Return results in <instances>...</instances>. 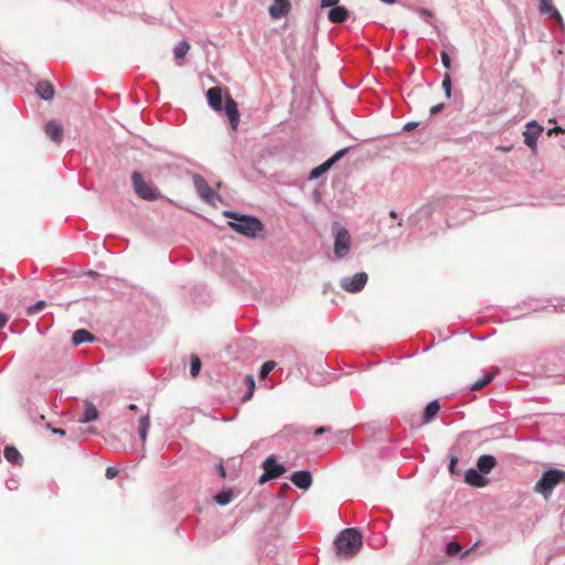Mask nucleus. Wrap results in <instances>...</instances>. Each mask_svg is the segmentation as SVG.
I'll return each mask as SVG.
<instances>
[{"mask_svg":"<svg viewBox=\"0 0 565 565\" xmlns=\"http://www.w3.org/2000/svg\"><path fill=\"white\" fill-rule=\"evenodd\" d=\"M99 417L97 407L90 401H84V412L79 422L83 424L96 420Z\"/></svg>","mask_w":565,"mask_h":565,"instance_id":"dca6fc26","label":"nucleus"},{"mask_svg":"<svg viewBox=\"0 0 565 565\" xmlns=\"http://www.w3.org/2000/svg\"><path fill=\"white\" fill-rule=\"evenodd\" d=\"M131 183L135 193L142 200L157 201L160 198L159 190L150 182H146L142 174L134 171L131 174Z\"/></svg>","mask_w":565,"mask_h":565,"instance_id":"20e7f679","label":"nucleus"},{"mask_svg":"<svg viewBox=\"0 0 565 565\" xmlns=\"http://www.w3.org/2000/svg\"><path fill=\"white\" fill-rule=\"evenodd\" d=\"M232 497V491H222L214 497V500L220 505H226L231 502Z\"/></svg>","mask_w":565,"mask_h":565,"instance_id":"cd10ccee","label":"nucleus"},{"mask_svg":"<svg viewBox=\"0 0 565 565\" xmlns=\"http://www.w3.org/2000/svg\"><path fill=\"white\" fill-rule=\"evenodd\" d=\"M461 551V546L459 543L452 541V542H449L446 546V553L447 555L449 556H455L457 555L458 553H460Z\"/></svg>","mask_w":565,"mask_h":565,"instance_id":"2f4dec72","label":"nucleus"},{"mask_svg":"<svg viewBox=\"0 0 565 565\" xmlns=\"http://www.w3.org/2000/svg\"><path fill=\"white\" fill-rule=\"evenodd\" d=\"M206 99L212 109L220 111L222 109V88L218 86L209 88Z\"/></svg>","mask_w":565,"mask_h":565,"instance_id":"2eb2a0df","label":"nucleus"},{"mask_svg":"<svg viewBox=\"0 0 565 565\" xmlns=\"http://www.w3.org/2000/svg\"><path fill=\"white\" fill-rule=\"evenodd\" d=\"M497 465V460L491 455H482L478 458L477 467L480 472L489 473Z\"/></svg>","mask_w":565,"mask_h":565,"instance_id":"f3484780","label":"nucleus"},{"mask_svg":"<svg viewBox=\"0 0 565 565\" xmlns=\"http://www.w3.org/2000/svg\"><path fill=\"white\" fill-rule=\"evenodd\" d=\"M330 430H331L330 428H328V427H323V426H322V427L317 428V429L313 431V434H315L316 436H318V435H322V434H324V433H328V431H330Z\"/></svg>","mask_w":565,"mask_h":565,"instance_id":"ea45409f","label":"nucleus"},{"mask_svg":"<svg viewBox=\"0 0 565 565\" xmlns=\"http://www.w3.org/2000/svg\"><path fill=\"white\" fill-rule=\"evenodd\" d=\"M224 108H225V113L228 118L230 125H231L232 129L235 131L238 127L239 118H241L237 104L231 96H226Z\"/></svg>","mask_w":565,"mask_h":565,"instance_id":"9d476101","label":"nucleus"},{"mask_svg":"<svg viewBox=\"0 0 565 565\" xmlns=\"http://www.w3.org/2000/svg\"><path fill=\"white\" fill-rule=\"evenodd\" d=\"M457 461H458V459L456 456L451 457L450 462H449V471L451 475H456L455 468H456Z\"/></svg>","mask_w":565,"mask_h":565,"instance_id":"4c0bfd02","label":"nucleus"},{"mask_svg":"<svg viewBox=\"0 0 565 565\" xmlns=\"http://www.w3.org/2000/svg\"><path fill=\"white\" fill-rule=\"evenodd\" d=\"M367 281V275L365 273H358L352 277H345L341 280V287L343 290L354 294L361 291Z\"/></svg>","mask_w":565,"mask_h":565,"instance_id":"0eeeda50","label":"nucleus"},{"mask_svg":"<svg viewBox=\"0 0 565 565\" xmlns=\"http://www.w3.org/2000/svg\"><path fill=\"white\" fill-rule=\"evenodd\" d=\"M543 128L536 124V121H531L526 125V130L524 131V143L531 148L536 147V141L540 135L542 134Z\"/></svg>","mask_w":565,"mask_h":565,"instance_id":"f8f14e48","label":"nucleus"},{"mask_svg":"<svg viewBox=\"0 0 565 565\" xmlns=\"http://www.w3.org/2000/svg\"><path fill=\"white\" fill-rule=\"evenodd\" d=\"M444 108V104H438V105H435L430 108V114L431 115H436L437 113H439L441 109Z\"/></svg>","mask_w":565,"mask_h":565,"instance_id":"58836bf2","label":"nucleus"},{"mask_svg":"<svg viewBox=\"0 0 565 565\" xmlns=\"http://www.w3.org/2000/svg\"><path fill=\"white\" fill-rule=\"evenodd\" d=\"M439 411H440L439 402L438 401L430 402L425 407V411H424V415H423L424 423L431 422L436 417V415L438 414Z\"/></svg>","mask_w":565,"mask_h":565,"instance_id":"4be33fe9","label":"nucleus"},{"mask_svg":"<svg viewBox=\"0 0 565 565\" xmlns=\"http://www.w3.org/2000/svg\"><path fill=\"white\" fill-rule=\"evenodd\" d=\"M226 217L232 218L230 226L237 233L243 234L247 237H256L259 232L263 231L264 226L262 222L253 216L238 215L233 212H225Z\"/></svg>","mask_w":565,"mask_h":565,"instance_id":"f03ea898","label":"nucleus"},{"mask_svg":"<svg viewBox=\"0 0 565 565\" xmlns=\"http://www.w3.org/2000/svg\"><path fill=\"white\" fill-rule=\"evenodd\" d=\"M565 482V470L552 468L545 471L536 482L534 491L541 493L546 500L551 497L554 488Z\"/></svg>","mask_w":565,"mask_h":565,"instance_id":"7ed1b4c3","label":"nucleus"},{"mask_svg":"<svg viewBox=\"0 0 565 565\" xmlns=\"http://www.w3.org/2000/svg\"><path fill=\"white\" fill-rule=\"evenodd\" d=\"M46 307V302L44 300L38 301L34 306L28 308L29 315H35L43 310Z\"/></svg>","mask_w":565,"mask_h":565,"instance_id":"72a5a7b5","label":"nucleus"},{"mask_svg":"<svg viewBox=\"0 0 565 565\" xmlns=\"http://www.w3.org/2000/svg\"><path fill=\"white\" fill-rule=\"evenodd\" d=\"M347 18H348V10L344 7L335 6L328 13V19L332 23H342L347 20Z\"/></svg>","mask_w":565,"mask_h":565,"instance_id":"aec40b11","label":"nucleus"},{"mask_svg":"<svg viewBox=\"0 0 565 565\" xmlns=\"http://www.w3.org/2000/svg\"><path fill=\"white\" fill-rule=\"evenodd\" d=\"M334 546L340 558H352L362 547V535L354 527L345 529L337 536Z\"/></svg>","mask_w":565,"mask_h":565,"instance_id":"f257e3e1","label":"nucleus"},{"mask_svg":"<svg viewBox=\"0 0 565 565\" xmlns=\"http://www.w3.org/2000/svg\"><path fill=\"white\" fill-rule=\"evenodd\" d=\"M291 10V3L289 0H274L269 7V15L273 19H281L286 17Z\"/></svg>","mask_w":565,"mask_h":565,"instance_id":"9b49d317","label":"nucleus"},{"mask_svg":"<svg viewBox=\"0 0 565 565\" xmlns=\"http://www.w3.org/2000/svg\"><path fill=\"white\" fill-rule=\"evenodd\" d=\"M265 472L259 478V483H265L270 479H275L285 473L286 469L284 466L278 465L274 456L268 457L263 462Z\"/></svg>","mask_w":565,"mask_h":565,"instance_id":"423d86ee","label":"nucleus"},{"mask_svg":"<svg viewBox=\"0 0 565 565\" xmlns=\"http://www.w3.org/2000/svg\"><path fill=\"white\" fill-rule=\"evenodd\" d=\"M129 409H131V411H136V409H137V405H135V404H130V405H129Z\"/></svg>","mask_w":565,"mask_h":565,"instance_id":"8fccbe9b","label":"nucleus"},{"mask_svg":"<svg viewBox=\"0 0 565 565\" xmlns=\"http://www.w3.org/2000/svg\"><path fill=\"white\" fill-rule=\"evenodd\" d=\"M118 475V469L115 467H108L106 469L105 476L107 479H113Z\"/></svg>","mask_w":565,"mask_h":565,"instance_id":"c9c22d12","label":"nucleus"},{"mask_svg":"<svg viewBox=\"0 0 565 565\" xmlns=\"http://www.w3.org/2000/svg\"><path fill=\"white\" fill-rule=\"evenodd\" d=\"M441 86L445 90L446 97L450 98V96H451V78L448 73H445Z\"/></svg>","mask_w":565,"mask_h":565,"instance_id":"473e14b6","label":"nucleus"},{"mask_svg":"<svg viewBox=\"0 0 565 565\" xmlns=\"http://www.w3.org/2000/svg\"><path fill=\"white\" fill-rule=\"evenodd\" d=\"M45 134L53 140L55 143L60 145L63 139V126L56 120H50L45 125Z\"/></svg>","mask_w":565,"mask_h":565,"instance_id":"ddd939ff","label":"nucleus"},{"mask_svg":"<svg viewBox=\"0 0 565 565\" xmlns=\"http://www.w3.org/2000/svg\"><path fill=\"white\" fill-rule=\"evenodd\" d=\"M217 471H218V473H220V476H221L222 478H225V476H226V473H225V468H224V466H223L222 463H218V465H217Z\"/></svg>","mask_w":565,"mask_h":565,"instance_id":"37998d69","label":"nucleus"},{"mask_svg":"<svg viewBox=\"0 0 565 565\" xmlns=\"http://www.w3.org/2000/svg\"><path fill=\"white\" fill-rule=\"evenodd\" d=\"M194 186L200 194V196L209 204L215 205V199H218V195L214 190L207 184V182L201 177L195 175L193 178Z\"/></svg>","mask_w":565,"mask_h":565,"instance_id":"6e6552de","label":"nucleus"},{"mask_svg":"<svg viewBox=\"0 0 565 565\" xmlns=\"http://www.w3.org/2000/svg\"><path fill=\"white\" fill-rule=\"evenodd\" d=\"M3 456L9 462L15 465H21L23 460L20 451L14 446H6Z\"/></svg>","mask_w":565,"mask_h":565,"instance_id":"5701e85b","label":"nucleus"},{"mask_svg":"<svg viewBox=\"0 0 565 565\" xmlns=\"http://www.w3.org/2000/svg\"><path fill=\"white\" fill-rule=\"evenodd\" d=\"M291 482L300 489L307 490L312 484V476L307 470L296 471L290 477Z\"/></svg>","mask_w":565,"mask_h":565,"instance_id":"4468645a","label":"nucleus"},{"mask_svg":"<svg viewBox=\"0 0 565 565\" xmlns=\"http://www.w3.org/2000/svg\"><path fill=\"white\" fill-rule=\"evenodd\" d=\"M340 0H321L320 7L321 8H328V7H335L339 3Z\"/></svg>","mask_w":565,"mask_h":565,"instance_id":"e433bc0d","label":"nucleus"},{"mask_svg":"<svg viewBox=\"0 0 565 565\" xmlns=\"http://www.w3.org/2000/svg\"><path fill=\"white\" fill-rule=\"evenodd\" d=\"M150 425V418L149 415L142 416L140 418V426H139V435L140 439L145 443L147 439V433Z\"/></svg>","mask_w":565,"mask_h":565,"instance_id":"a878e982","label":"nucleus"},{"mask_svg":"<svg viewBox=\"0 0 565 565\" xmlns=\"http://www.w3.org/2000/svg\"><path fill=\"white\" fill-rule=\"evenodd\" d=\"M390 216H391L392 218H396V217H397V214H396V212H395V211H391V212H390Z\"/></svg>","mask_w":565,"mask_h":565,"instance_id":"49530a36","label":"nucleus"},{"mask_svg":"<svg viewBox=\"0 0 565 565\" xmlns=\"http://www.w3.org/2000/svg\"><path fill=\"white\" fill-rule=\"evenodd\" d=\"M7 323V319L4 318V316L2 313H0V329L2 327H4Z\"/></svg>","mask_w":565,"mask_h":565,"instance_id":"c03bdc74","label":"nucleus"},{"mask_svg":"<svg viewBox=\"0 0 565 565\" xmlns=\"http://www.w3.org/2000/svg\"><path fill=\"white\" fill-rule=\"evenodd\" d=\"M561 132H565V128H562V127H555L553 129H550L547 135L551 136L553 134H561Z\"/></svg>","mask_w":565,"mask_h":565,"instance_id":"a19ab883","label":"nucleus"},{"mask_svg":"<svg viewBox=\"0 0 565 565\" xmlns=\"http://www.w3.org/2000/svg\"><path fill=\"white\" fill-rule=\"evenodd\" d=\"M495 374H497V370L493 372L487 373L481 380L473 383L471 385L470 390L479 391V390L483 388L484 386L489 385L493 381Z\"/></svg>","mask_w":565,"mask_h":565,"instance_id":"393cba45","label":"nucleus"},{"mask_svg":"<svg viewBox=\"0 0 565 565\" xmlns=\"http://www.w3.org/2000/svg\"><path fill=\"white\" fill-rule=\"evenodd\" d=\"M201 371V361L199 356L193 355L191 358V364H190V373L193 377L198 376V374Z\"/></svg>","mask_w":565,"mask_h":565,"instance_id":"c85d7f7f","label":"nucleus"},{"mask_svg":"<svg viewBox=\"0 0 565 565\" xmlns=\"http://www.w3.org/2000/svg\"><path fill=\"white\" fill-rule=\"evenodd\" d=\"M276 366L274 361H267L262 365L259 377L265 379Z\"/></svg>","mask_w":565,"mask_h":565,"instance_id":"c756f323","label":"nucleus"},{"mask_svg":"<svg viewBox=\"0 0 565 565\" xmlns=\"http://www.w3.org/2000/svg\"><path fill=\"white\" fill-rule=\"evenodd\" d=\"M382 2H385V3H388V4H393L395 3V0H381Z\"/></svg>","mask_w":565,"mask_h":565,"instance_id":"de8ad7c7","label":"nucleus"},{"mask_svg":"<svg viewBox=\"0 0 565 565\" xmlns=\"http://www.w3.org/2000/svg\"><path fill=\"white\" fill-rule=\"evenodd\" d=\"M440 57H441V63H443L444 67L450 68L451 60H450V56L448 55V53L446 51H443L440 54Z\"/></svg>","mask_w":565,"mask_h":565,"instance_id":"f704fd0d","label":"nucleus"},{"mask_svg":"<svg viewBox=\"0 0 565 565\" xmlns=\"http://www.w3.org/2000/svg\"><path fill=\"white\" fill-rule=\"evenodd\" d=\"M465 480L467 483L479 488L484 487L487 484L486 478L482 477L476 469H469L466 472Z\"/></svg>","mask_w":565,"mask_h":565,"instance_id":"6ab92c4d","label":"nucleus"},{"mask_svg":"<svg viewBox=\"0 0 565 565\" xmlns=\"http://www.w3.org/2000/svg\"><path fill=\"white\" fill-rule=\"evenodd\" d=\"M414 126H415L414 124L408 122V124L405 126V128H406L407 130H409V129H412Z\"/></svg>","mask_w":565,"mask_h":565,"instance_id":"09e8293b","label":"nucleus"},{"mask_svg":"<svg viewBox=\"0 0 565 565\" xmlns=\"http://www.w3.org/2000/svg\"><path fill=\"white\" fill-rule=\"evenodd\" d=\"M540 11L547 13L550 18H555L558 22H562L559 12L554 8L552 0H540Z\"/></svg>","mask_w":565,"mask_h":565,"instance_id":"412c9836","label":"nucleus"},{"mask_svg":"<svg viewBox=\"0 0 565 565\" xmlns=\"http://www.w3.org/2000/svg\"><path fill=\"white\" fill-rule=\"evenodd\" d=\"M246 383L248 385V392L247 394L244 396V401H248L252 398L253 394H254V390H255V381H254V376L248 374L246 375Z\"/></svg>","mask_w":565,"mask_h":565,"instance_id":"7c9ffc66","label":"nucleus"},{"mask_svg":"<svg viewBox=\"0 0 565 565\" xmlns=\"http://www.w3.org/2000/svg\"><path fill=\"white\" fill-rule=\"evenodd\" d=\"M420 13H422V15H425V17H431V13L427 9H422Z\"/></svg>","mask_w":565,"mask_h":565,"instance_id":"a18cd8bd","label":"nucleus"},{"mask_svg":"<svg viewBox=\"0 0 565 565\" xmlns=\"http://www.w3.org/2000/svg\"><path fill=\"white\" fill-rule=\"evenodd\" d=\"M46 426H47V428H50L52 430V433L58 434L61 436H65V430H63L61 428H53V427H51L50 424H47Z\"/></svg>","mask_w":565,"mask_h":565,"instance_id":"79ce46f5","label":"nucleus"},{"mask_svg":"<svg viewBox=\"0 0 565 565\" xmlns=\"http://www.w3.org/2000/svg\"><path fill=\"white\" fill-rule=\"evenodd\" d=\"M334 255L342 258L351 249V235L344 227L337 225L334 228Z\"/></svg>","mask_w":565,"mask_h":565,"instance_id":"39448f33","label":"nucleus"},{"mask_svg":"<svg viewBox=\"0 0 565 565\" xmlns=\"http://www.w3.org/2000/svg\"><path fill=\"white\" fill-rule=\"evenodd\" d=\"M190 50V44L185 41L183 42H180L175 47H174V56L175 58H183L186 53L189 52Z\"/></svg>","mask_w":565,"mask_h":565,"instance_id":"bb28decb","label":"nucleus"},{"mask_svg":"<svg viewBox=\"0 0 565 565\" xmlns=\"http://www.w3.org/2000/svg\"><path fill=\"white\" fill-rule=\"evenodd\" d=\"M94 339V335L85 329L76 330L72 337V341L75 345H79L85 342H93Z\"/></svg>","mask_w":565,"mask_h":565,"instance_id":"b1692460","label":"nucleus"},{"mask_svg":"<svg viewBox=\"0 0 565 565\" xmlns=\"http://www.w3.org/2000/svg\"><path fill=\"white\" fill-rule=\"evenodd\" d=\"M469 554V551H466L463 554H462V557H465L466 555Z\"/></svg>","mask_w":565,"mask_h":565,"instance_id":"3c124183","label":"nucleus"},{"mask_svg":"<svg viewBox=\"0 0 565 565\" xmlns=\"http://www.w3.org/2000/svg\"><path fill=\"white\" fill-rule=\"evenodd\" d=\"M349 151L348 148H343L339 151H337L331 158H329L327 161H324L322 164H320L319 167L315 168L311 172H310V179H318L319 177H321L324 172H327L337 161H339L342 157H344L347 154V152Z\"/></svg>","mask_w":565,"mask_h":565,"instance_id":"1a4fd4ad","label":"nucleus"},{"mask_svg":"<svg viewBox=\"0 0 565 565\" xmlns=\"http://www.w3.org/2000/svg\"><path fill=\"white\" fill-rule=\"evenodd\" d=\"M36 93L44 100H51L54 97V87L47 81H41L36 85Z\"/></svg>","mask_w":565,"mask_h":565,"instance_id":"a211bd4d","label":"nucleus"}]
</instances>
